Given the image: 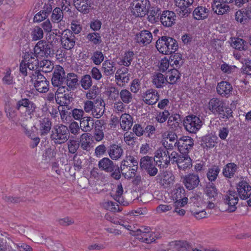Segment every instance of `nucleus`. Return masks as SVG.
Wrapping results in <instances>:
<instances>
[{"label":"nucleus","mask_w":251,"mask_h":251,"mask_svg":"<svg viewBox=\"0 0 251 251\" xmlns=\"http://www.w3.org/2000/svg\"><path fill=\"white\" fill-rule=\"evenodd\" d=\"M37 55L32 52H26L23 56V60L20 64V72L23 76L27 75L28 72H27V67L29 69V72L37 71L39 64L37 59Z\"/></svg>","instance_id":"f257e3e1"},{"label":"nucleus","mask_w":251,"mask_h":251,"mask_svg":"<svg viewBox=\"0 0 251 251\" xmlns=\"http://www.w3.org/2000/svg\"><path fill=\"white\" fill-rule=\"evenodd\" d=\"M157 50L164 54H171L178 49V44L176 40L167 36H162L156 42Z\"/></svg>","instance_id":"f03ea898"},{"label":"nucleus","mask_w":251,"mask_h":251,"mask_svg":"<svg viewBox=\"0 0 251 251\" xmlns=\"http://www.w3.org/2000/svg\"><path fill=\"white\" fill-rule=\"evenodd\" d=\"M70 137L68 128L60 124L53 126L50 134V139L55 145H61L66 142Z\"/></svg>","instance_id":"7ed1b4c3"},{"label":"nucleus","mask_w":251,"mask_h":251,"mask_svg":"<svg viewBox=\"0 0 251 251\" xmlns=\"http://www.w3.org/2000/svg\"><path fill=\"white\" fill-rule=\"evenodd\" d=\"M98 166L101 171L110 173V176L116 180L121 178L120 168L108 157H104L99 161Z\"/></svg>","instance_id":"20e7f679"},{"label":"nucleus","mask_w":251,"mask_h":251,"mask_svg":"<svg viewBox=\"0 0 251 251\" xmlns=\"http://www.w3.org/2000/svg\"><path fill=\"white\" fill-rule=\"evenodd\" d=\"M157 165L158 164L152 157L145 156L140 159V169L147 173L150 176H154L157 174L158 169L156 167Z\"/></svg>","instance_id":"39448f33"},{"label":"nucleus","mask_w":251,"mask_h":251,"mask_svg":"<svg viewBox=\"0 0 251 251\" xmlns=\"http://www.w3.org/2000/svg\"><path fill=\"white\" fill-rule=\"evenodd\" d=\"M150 5L149 0H133L131 12L136 17H143L148 13Z\"/></svg>","instance_id":"423d86ee"},{"label":"nucleus","mask_w":251,"mask_h":251,"mask_svg":"<svg viewBox=\"0 0 251 251\" xmlns=\"http://www.w3.org/2000/svg\"><path fill=\"white\" fill-rule=\"evenodd\" d=\"M134 233H132V235L142 242L147 244L151 243L155 240V236L154 233L151 231L149 227H141L134 231Z\"/></svg>","instance_id":"0eeeda50"},{"label":"nucleus","mask_w":251,"mask_h":251,"mask_svg":"<svg viewBox=\"0 0 251 251\" xmlns=\"http://www.w3.org/2000/svg\"><path fill=\"white\" fill-rule=\"evenodd\" d=\"M169 151L166 146L160 148L158 149L154 153V156L153 159L155 160L156 163L158 164V166L160 168H166L170 163V158H169Z\"/></svg>","instance_id":"6e6552de"},{"label":"nucleus","mask_w":251,"mask_h":251,"mask_svg":"<svg viewBox=\"0 0 251 251\" xmlns=\"http://www.w3.org/2000/svg\"><path fill=\"white\" fill-rule=\"evenodd\" d=\"M183 125L186 130L190 133H196L201 128L202 122L197 116L189 115L184 120Z\"/></svg>","instance_id":"1a4fd4ad"},{"label":"nucleus","mask_w":251,"mask_h":251,"mask_svg":"<svg viewBox=\"0 0 251 251\" xmlns=\"http://www.w3.org/2000/svg\"><path fill=\"white\" fill-rule=\"evenodd\" d=\"M50 37L48 39V42L41 40L39 41L34 49V53L37 56H48L51 53L53 42L50 41Z\"/></svg>","instance_id":"9d476101"},{"label":"nucleus","mask_w":251,"mask_h":251,"mask_svg":"<svg viewBox=\"0 0 251 251\" xmlns=\"http://www.w3.org/2000/svg\"><path fill=\"white\" fill-rule=\"evenodd\" d=\"M224 202L227 206L226 210L229 212H234L237 209L239 199L236 192L228 190L224 197Z\"/></svg>","instance_id":"9b49d317"},{"label":"nucleus","mask_w":251,"mask_h":251,"mask_svg":"<svg viewBox=\"0 0 251 251\" xmlns=\"http://www.w3.org/2000/svg\"><path fill=\"white\" fill-rule=\"evenodd\" d=\"M75 37L72 31L69 29L64 30L61 36V43L62 47L66 50H71L75 46Z\"/></svg>","instance_id":"f8f14e48"},{"label":"nucleus","mask_w":251,"mask_h":251,"mask_svg":"<svg viewBox=\"0 0 251 251\" xmlns=\"http://www.w3.org/2000/svg\"><path fill=\"white\" fill-rule=\"evenodd\" d=\"M159 184L165 188L170 187L174 181V176L167 171H160V173L156 177Z\"/></svg>","instance_id":"ddd939ff"},{"label":"nucleus","mask_w":251,"mask_h":251,"mask_svg":"<svg viewBox=\"0 0 251 251\" xmlns=\"http://www.w3.org/2000/svg\"><path fill=\"white\" fill-rule=\"evenodd\" d=\"M176 145L180 152L186 153L192 149L194 145V141L189 136H184L176 140L174 144L175 146Z\"/></svg>","instance_id":"4468645a"},{"label":"nucleus","mask_w":251,"mask_h":251,"mask_svg":"<svg viewBox=\"0 0 251 251\" xmlns=\"http://www.w3.org/2000/svg\"><path fill=\"white\" fill-rule=\"evenodd\" d=\"M66 74L64 68L61 66H56L54 70L51 79V83L54 87L62 85L66 79Z\"/></svg>","instance_id":"2eb2a0df"},{"label":"nucleus","mask_w":251,"mask_h":251,"mask_svg":"<svg viewBox=\"0 0 251 251\" xmlns=\"http://www.w3.org/2000/svg\"><path fill=\"white\" fill-rule=\"evenodd\" d=\"M194 0H175L176 5L180 9L179 16L187 17L192 10L191 7Z\"/></svg>","instance_id":"dca6fc26"},{"label":"nucleus","mask_w":251,"mask_h":251,"mask_svg":"<svg viewBox=\"0 0 251 251\" xmlns=\"http://www.w3.org/2000/svg\"><path fill=\"white\" fill-rule=\"evenodd\" d=\"M237 195L242 200H247L251 197V186L245 180L240 181L236 185Z\"/></svg>","instance_id":"f3484780"},{"label":"nucleus","mask_w":251,"mask_h":251,"mask_svg":"<svg viewBox=\"0 0 251 251\" xmlns=\"http://www.w3.org/2000/svg\"><path fill=\"white\" fill-rule=\"evenodd\" d=\"M200 182V177L197 174H189L183 177V183L189 190H192L197 187Z\"/></svg>","instance_id":"a211bd4d"},{"label":"nucleus","mask_w":251,"mask_h":251,"mask_svg":"<svg viewBox=\"0 0 251 251\" xmlns=\"http://www.w3.org/2000/svg\"><path fill=\"white\" fill-rule=\"evenodd\" d=\"M91 109L90 113L93 116L97 119L100 118L105 111V103L101 99H97L94 100Z\"/></svg>","instance_id":"6ab92c4d"},{"label":"nucleus","mask_w":251,"mask_h":251,"mask_svg":"<svg viewBox=\"0 0 251 251\" xmlns=\"http://www.w3.org/2000/svg\"><path fill=\"white\" fill-rule=\"evenodd\" d=\"M152 39V34L148 30H143L140 32L137 33L135 36L136 42L141 46L149 45L151 43Z\"/></svg>","instance_id":"aec40b11"},{"label":"nucleus","mask_w":251,"mask_h":251,"mask_svg":"<svg viewBox=\"0 0 251 251\" xmlns=\"http://www.w3.org/2000/svg\"><path fill=\"white\" fill-rule=\"evenodd\" d=\"M176 20V14L171 11H164L161 14L160 20L162 25L165 27H171Z\"/></svg>","instance_id":"412c9836"},{"label":"nucleus","mask_w":251,"mask_h":251,"mask_svg":"<svg viewBox=\"0 0 251 251\" xmlns=\"http://www.w3.org/2000/svg\"><path fill=\"white\" fill-rule=\"evenodd\" d=\"M226 103L224 101L218 98H214L211 99L208 104V109L214 114H219L222 112Z\"/></svg>","instance_id":"4be33fe9"},{"label":"nucleus","mask_w":251,"mask_h":251,"mask_svg":"<svg viewBox=\"0 0 251 251\" xmlns=\"http://www.w3.org/2000/svg\"><path fill=\"white\" fill-rule=\"evenodd\" d=\"M217 92L223 97L228 98L232 93L233 88L230 83L227 81H221L217 85Z\"/></svg>","instance_id":"5701e85b"},{"label":"nucleus","mask_w":251,"mask_h":251,"mask_svg":"<svg viewBox=\"0 0 251 251\" xmlns=\"http://www.w3.org/2000/svg\"><path fill=\"white\" fill-rule=\"evenodd\" d=\"M128 72V69L126 67H122L117 71L115 77L119 85L124 86L129 81V74Z\"/></svg>","instance_id":"b1692460"},{"label":"nucleus","mask_w":251,"mask_h":251,"mask_svg":"<svg viewBox=\"0 0 251 251\" xmlns=\"http://www.w3.org/2000/svg\"><path fill=\"white\" fill-rule=\"evenodd\" d=\"M173 197V200L176 201L175 203H176L177 205L184 206L187 203L188 199L185 197V190L183 187L176 188Z\"/></svg>","instance_id":"393cba45"},{"label":"nucleus","mask_w":251,"mask_h":251,"mask_svg":"<svg viewBox=\"0 0 251 251\" xmlns=\"http://www.w3.org/2000/svg\"><path fill=\"white\" fill-rule=\"evenodd\" d=\"M107 153L112 160H117L123 155L124 151L121 146L113 144L108 147Z\"/></svg>","instance_id":"a878e982"},{"label":"nucleus","mask_w":251,"mask_h":251,"mask_svg":"<svg viewBox=\"0 0 251 251\" xmlns=\"http://www.w3.org/2000/svg\"><path fill=\"white\" fill-rule=\"evenodd\" d=\"M143 101L147 104H155L159 100V95L155 90H148L142 96Z\"/></svg>","instance_id":"bb28decb"},{"label":"nucleus","mask_w":251,"mask_h":251,"mask_svg":"<svg viewBox=\"0 0 251 251\" xmlns=\"http://www.w3.org/2000/svg\"><path fill=\"white\" fill-rule=\"evenodd\" d=\"M151 81L152 84L157 88H162L168 82L167 77L160 73H155L152 76Z\"/></svg>","instance_id":"cd10ccee"},{"label":"nucleus","mask_w":251,"mask_h":251,"mask_svg":"<svg viewBox=\"0 0 251 251\" xmlns=\"http://www.w3.org/2000/svg\"><path fill=\"white\" fill-rule=\"evenodd\" d=\"M120 123L121 128L124 130L130 129L133 124V118L128 114H123L120 119Z\"/></svg>","instance_id":"c85d7f7f"},{"label":"nucleus","mask_w":251,"mask_h":251,"mask_svg":"<svg viewBox=\"0 0 251 251\" xmlns=\"http://www.w3.org/2000/svg\"><path fill=\"white\" fill-rule=\"evenodd\" d=\"M231 46L239 50H245L248 49V43L243 39L238 37H232L230 39Z\"/></svg>","instance_id":"c756f323"},{"label":"nucleus","mask_w":251,"mask_h":251,"mask_svg":"<svg viewBox=\"0 0 251 251\" xmlns=\"http://www.w3.org/2000/svg\"><path fill=\"white\" fill-rule=\"evenodd\" d=\"M212 7L215 12L218 15H223L227 13L230 9L228 5L225 3H222L216 0L213 1Z\"/></svg>","instance_id":"7c9ffc66"},{"label":"nucleus","mask_w":251,"mask_h":251,"mask_svg":"<svg viewBox=\"0 0 251 251\" xmlns=\"http://www.w3.org/2000/svg\"><path fill=\"white\" fill-rule=\"evenodd\" d=\"M94 125V120L91 117H84L80 121V128L83 131L85 132L90 131L93 129Z\"/></svg>","instance_id":"2f4dec72"},{"label":"nucleus","mask_w":251,"mask_h":251,"mask_svg":"<svg viewBox=\"0 0 251 251\" xmlns=\"http://www.w3.org/2000/svg\"><path fill=\"white\" fill-rule=\"evenodd\" d=\"M79 144L81 148L87 151H89L92 148V143L91 141L89 134L83 133L80 138Z\"/></svg>","instance_id":"473e14b6"},{"label":"nucleus","mask_w":251,"mask_h":251,"mask_svg":"<svg viewBox=\"0 0 251 251\" xmlns=\"http://www.w3.org/2000/svg\"><path fill=\"white\" fill-rule=\"evenodd\" d=\"M74 4L77 10L83 14L90 12V5L88 4V0H74Z\"/></svg>","instance_id":"72a5a7b5"},{"label":"nucleus","mask_w":251,"mask_h":251,"mask_svg":"<svg viewBox=\"0 0 251 251\" xmlns=\"http://www.w3.org/2000/svg\"><path fill=\"white\" fill-rule=\"evenodd\" d=\"M67 86L69 90H74L76 88L78 85V78L76 74L74 73H69L66 77Z\"/></svg>","instance_id":"f704fd0d"},{"label":"nucleus","mask_w":251,"mask_h":251,"mask_svg":"<svg viewBox=\"0 0 251 251\" xmlns=\"http://www.w3.org/2000/svg\"><path fill=\"white\" fill-rule=\"evenodd\" d=\"M102 70L105 75H111L116 71L115 63L109 60H105L102 64Z\"/></svg>","instance_id":"c9c22d12"},{"label":"nucleus","mask_w":251,"mask_h":251,"mask_svg":"<svg viewBox=\"0 0 251 251\" xmlns=\"http://www.w3.org/2000/svg\"><path fill=\"white\" fill-rule=\"evenodd\" d=\"M237 168V166L235 163H229L224 168L223 174L226 177L231 178L234 176Z\"/></svg>","instance_id":"e433bc0d"},{"label":"nucleus","mask_w":251,"mask_h":251,"mask_svg":"<svg viewBox=\"0 0 251 251\" xmlns=\"http://www.w3.org/2000/svg\"><path fill=\"white\" fill-rule=\"evenodd\" d=\"M208 12L209 10L207 8L203 6H199L194 10L193 15L197 20H202L208 17Z\"/></svg>","instance_id":"4c0bfd02"},{"label":"nucleus","mask_w":251,"mask_h":251,"mask_svg":"<svg viewBox=\"0 0 251 251\" xmlns=\"http://www.w3.org/2000/svg\"><path fill=\"white\" fill-rule=\"evenodd\" d=\"M177 164L178 167L183 170L192 167V160L188 156L182 155L177 160Z\"/></svg>","instance_id":"58836bf2"},{"label":"nucleus","mask_w":251,"mask_h":251,"mask_svg":"<svg viewBox=\"0 0 251 251\" xmlns=\"http://www.w3.org/2000/svg\"><path fill=\"white\" fill-rule=\"evenodd\" d=\"M217 139V138L216 136L211 134H208L207 135L204 136L202 138L203 147L204 148H213L215 146V144L216 143Z\"/></svg>","instance_id":"ea45409f"},{"label":"nucleus","mask_w":251,"mask_h":251,"mask_svg":"<svg viewBox=\"0 0 251 251\" xmlns=\"http://www.w3.org/2000/svg\"><path fill=\"white\" fill-rule=\"evenodd\" d=\"M40 130L41 135L48 134L51 129V122L49 118H44L40 121Z\"/></svg>","instance_id":"a19ab883"},{"label":"nucleus","mask_w":251,"mask_h":251,"mask_svg":"<svg viewBox=\"0 0 251 251\" xmlns=\"http://www.w3.org/2000/svg\"><path fill=\"white\" fill-rule=\"evenodd\" d=\"M148 20L151 23L156 22L158 20L159 16L161 15V10L158 7H153L151 10H149Z\"/></svg>","instance_id":"79ce46f5"},{"label":"nucleus","mask_w":251,"mask_h":251,"mask_svg":"<svg viewBox=\"0 0 251 251\" xmlns=\"http://www.w3.org/2000/svg\"><path fill=\"white\" fill-rule=\"evenodd\" d=\"M170 63L174 68H179L183 63L182 55L179 53H175L170 56Z\"/></svg>","instance_id":"37998d69"},{"label":"nucleus","mask_w":251,"mask_h":251,"mask_svg":"<svg viewBox=\"0 0 251 251\" xmlns=\"http://www.w3.org/2000/svg\"><path fill=\"white\" fill-rule=\"evenodd\" d=\"M16 107L14 104L10 102L6 104L5 107V112L7 117L11 121L14 122V118L16 116L15 113Z\"/></svg>","instance_id":"c03bdc74"},{"label":"nucleus","mask_w":251,"mask_h":251,"mask_svg":"<svg viewBox=\"0 0 251 251\" xmlns=\"http://www.w3.org/2000/svg\"><path fill=\"white\" fill-rule=\"evenodd\" d=\"M205 193L210 199L215 200L218 196L217 190L213 183L207 184L205 188Z\"/></svg>","instance_id":"a18cd8bd"},{"label":"nucleus","mask_w":251,"mask_h":251,"mask_svg":"<svg viewBox=\"0 0 251 251\" xmlns=\"http://www.w3.org/2000/svg\"><path fill=\"white\" fill-rule=\"evenodd\" d=\"M119 95L121 101L125 104H128L133 100V95L126 89L122 90Z\"/></svg>","instance_id":"49530a36"},{"label":"nucleus","mask_w":251,"mask_h":251,"mask_svg":"<svg viewBox=\"0 0 251 251\" xmlns=\"http://www.w3.org/2000/svg\"><path fill=\"white\" fill-rule=\"evenodd\" d=\"M220 171L218 166L214 165L208 169L207 173V177L211 181H215Z\"/></svg>","instance_id":"de8ad7c7"},{"label":"nucleus","mask_w":251,"mask_h":251,"mask_svg":"<svg viewBox=\"0 0 251 251\" xmlns=\"http://www.w3.org/2000/svg\"><path fill=\"white\" fill-rule=\"evenodd\" d=\"M178 115H172L169 118L168 121V126L172 130H176L178 127H180Z\"/></svg>","instance_id":"09e8293b"},{"label":"nucleus","mask_w":251,"mask_h":251,"mask_svg":"<svg viewBox=\"0 0 251 251\" xmlns=\"http://www.w3.org/2000/svg\"><path fill=\"white\" fill-rule=\"evenodd\" d=\"M36 90L40 93H46L49 89V81L47 79L39 82H34Z\"/></svg>","instance_id":"8fccbe9b"},{"label":"nucleus","mask_w":251,"mask_h":251,"mask_svg":"<svg viewBox=\"0 0 251 251\" xmlns=\"http://www.w3.org/2000/svg\"><path fill=\"white\" fill-rule=\"evenodd\" d=\"M123 194V188L122 185L119 184L117 185L116 190L115 194H111V196L114 198V199L118 202L119 203H123L124 202V199L122 195Z\"/></svg>","instance_id":"3c124183"},{"label":"nucleus","mask_w":251,"mask_h":251,"mask_svg":"<svg viewBox=\"0 0 251 251\" xmlns=\"http://www.w3.org/2000/svg\"><path fill=\"white\" fill-rule=\"evenodd\" d=\"M86 39L94 45H99L102 42L101 37L98 32L88 33L86 36Z\"/></svg>","instance_id":"603ef678"},{"label":"nucleus","mask_w":251,"mask_h":251,"mask_svg":"<svg viewBox=\"0 0 251 251\" xmlns=\"http://www.w3.org/2000/svg\"><path fill=\"white\" fill-rule=\"evenodd\" d=\"M63 18L62 10L59 7H56L52 11L51 15V21L54 23L60 22Z\"/></svg>","instance_id":"864d4df0"},{"label":"nucleus","mask_w":251,"mask_h":251,"mask_svg":"<svg viewBox=\"0 0 251 251\" xmlns=\"http://www.w3.org/2000/svg\"><path fill=\"white\" fill-rule=\"evenodd\" d=\"M39 67L43 72L45 73L50 72L54 68L53 64L49 60L41 61Z\"/></svg>","instance_id":"5fc2aeb1"},{"label":"nucleus","mask_w":251,"mask_h":251,"mask_svg":"<svg viewBox=\"0 0 251 251\" xmlns=\"http://www.w3.org/2000/svg\"><path fill=\"white\" fill-rule=\"evenodd\" d=\"M180 75V73L176 69L174 68L171 70L169 75L166 76L167 77H169L168 83L172 84L176 83L179 79Z\"/></svg>","instance_id":"6e6d98bb"},{"label":"nucleus","mask_w":251,"mask_h":251,"mask_svg":"<svg viewBox=\"0 0 251 251\" xmlns=\"http://www.w3.org/2000/svg\"><path fill=\"white\" fill-rule=\"evenodd\" d=\"M28 75L31 77V80L34 82H39L46 79V78L40 73L39 70L28 72Z\"/></svg>","instance_id":"4d7b16f0"},{"label":"nucleus","mask_w":251,"mask_h":251,"mask_svg":"<svg viewBox=\"0 0 251 251\" xmlns=\"http://www.w3.org/2000/svg\"><path fill=\"white\" fill-rule=\"evenodd\" d=\"M81 87L85 90L89 89L92 85V79L89 75L83 76L80 80Z\"/></svg>","instance_id":"13d9d810"},{"label":"nucleus","mask_w":251,"mask_h":251,"mask_svg":"<svg viewBox=\"0 0 251 251\" xmlns=\"http://www.w3.org/2000/svg\"><path fill=\"white\" fill-rule=\"evenodd\" d=\"M67 146L69 152L72 154H74L77 151L80 144L78 141L74 139H71L68 142Z\"/></svg>","instance_id":"bf43d9fd"},{"label":"nucleus","mask_w":251,"mask_h":251,"mask_svg":"<svg viewBox=\"0 0 251 251\" xmlns=\"http://www.w3.org/2000/svg\"><path fill=\"white\" fill-rule=\"evenodd\" d=\"M244 10V9H242L238 10L235 14V20L242 24H246L249 22L248 18L246 16Z\"/></svg>","instance_id":"052dcab7"},{"label":"nucleus","mask_w":251,"mask_h":251,"mask_svg":"<svg viewBox=\"0 0 251 251\" xmlns=\"http://www.w3.org/2000/svg\"><path fill=\"white\" fill-rule=\"evenodd\" d=\"M124 141L129 146H133L135 145L136 138L134 133L126 132L124 135Z\"/></svg>","instance_id":"680f3d73"},{"label":"nucleus","mask_w":251,"mask_h":251,"mask_svg":"<svg viewBox=\"0 0 251 251\" xmlns=\"http://www.w3.org/2000/svg\"><path fill=\"white\" fill-rule=\"evenodd\" d=\"M134 55L133 52L131 51L126 52L121 60L122 64L125 66H129L133 58Z\"/></svg>","instance_id":"e2e57ef3"},{"label":"nucleus","mask_w":251,"mask_h":251,"mask_svg":"<svg viewBox=\"0 0 251 251\" xmlns=\"http://www.w3.org/2000/svg\"><path fill=\"white\" fill-rule=\"evenodd\" d=\"M91 60L96 65H100L104 59V56L102 52L96 51L91 57Z\"/></svg>","instance_id":"0e129e2a"},{"label":"nucleus","mask_w":251,"mask_h":251,"mask_svg":"<svg viewBox=\"0 0 251 251\" xmlns=\"http://www.w3.org/2000/svg\"><path fill=\"white\" fill-rule=\"evenodd\" d=\"M25 97L21 98L22 99L18 101L17 103V110H20L22 107H24L27 109L29 108V105L31 103V101L26 98Z\"/></svg>","instance_id":"69168bd1"},{"label":"nucleus","mask_w":251,"mask_h":251,"mask_svg":"<svg viewBox=\"0 0 251 251\" xmlns=\"http://www.w3.org/2000/svg\"><path fill=\"white\" fill-rule=\"evenodd\" d=\"M170 113L168 111L164 110L159 112L155 118L157 122L162 123L166 121Z\"/></svg>","instance_id":"338daca9"},{"label":"nucleus","mask_w":251,"mask_h":251,"mask_svg":"<svg viewBox=\"0 0 251 251\" xmlns=\"http://www.w3.org/2000/svg\"><path fill=\"white\" fill-rule=\"evenodd\" d=\"M107 93L109 98L112 100H115L119 95L118 90L113 86L107 88Z\"/></svg>","instance_id":"774afa93"}]
</instances>
